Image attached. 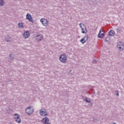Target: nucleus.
Masks as SVG:
<instances>
[{
	"instance_id": "obj_14",
	"label": "nucleus",
	"mask_w": 124,
	"mask_h": 124,
	"mask_svg": "<svg viewBox=\"0 0 124 124\" xmlns=\"http://www.w3.org/2000/svg\"><path fill=\"white\" fill-rule=\"evenodd\" d=\"M108 33H109V35H111V36L115 35V31H113V30L110 31L108 32Z\"/></svg>"
},
{
	"instance_id": "obj_6",
	"label": "nucleus",
	"mask_w": 124,
	"mask_h": 124,
	"mask_svg": "<svg viewBox=\"0 0 124 124\" xmlns=\"http://www.w3.org/2000/svg\"><path fill=\"white\" fill-rule=\"evenodd\" d=\"M40 114L43 117H45L48 115V113H47L45 109H41L40 110Z\"/></svg>"
},
{
	"instance_id": "obj_17",
	"label": "nucleus",
	"mask_w": 124,
	"mask_h": 124,
	"mask_svg": "<svg viewBox=\"0 0 124 124\" xmlns=\"http://www.w3.org/2000/svg\"><path fill=\"white\" fill-rule=\"evenodd\" d=\"M3 4H4V1H3V0H0V6H3Z\"/></svg>"
},
{
	"instance_id": "obj_19",
	"label": "nucleus",
	"mask_w": 124,
	"mask_h": 124,
	"mask_svg": "<svg viewBox=\"0 0 124 124\" xmlns=\"http://www.w3.org/2000/svg\"><path fill=\"white\" fill-rule=\"evenodd\" d=\"M116 95L119 96V91H116Z\"/></svg>"
},
{
	"instance_id": "obj_5",
	"label": "nucleus",
	"mask_w": 124,
	"mask_h": 124,
	"mask_svg": "<svg viewBox=\"0 0 124 124\" xmlns=\"http://www.w3.org/2000/svg\"><path fill=\"white\" fill-rule=\"evenodd\" d=\"M40 22L45 27H47V26L49 25V21L45 18H41L40 19Z\"/></svg>"
},
{
	"instance_id": "obj_13",
	"label": "nucleus",
	"mask_w": 124,
	"mask_h": 124,
	"mask_svg": "<svg viewBox=\"0 0 124 124\" xmlns=\"http://www.w3.org/2000/svg\"><path fill=\"white\" fill-rule=\"evenodd\" d=\"M35 37H37L36 38V39H37L38 41L43 39V36H42V35H37Z\"/></svg>"
},
{
	"instance_id": "obj_7",
	"label": "nucleus",
	"mask_w": 124,
	"mask_h": 124,
	"mask_svg": "<svg viewBox=\"0 0 124 124\" xmlns=\"http://www.w3.org/2000/svg\"><path fill=\"white\" fill-rule=\"evenodd\" d=\"M26 19L29 21V22H31V23H33V19H32V17H31V14L27 13L26 15Z\"/></svg>"
},
{
	"instance_id": "obj_23",
	"label": "nucleus",
	"mask_w": 124,
	"mask_h": 124,
	"mask_svg": "<svg viewBox=\"0 0 124 124\" xmlns=\"http://www.w3.org/2000/svg\"><path fill=\"white\" fill-rule=\"evenodd\" d=\"M10 57H11V54L10 55Z\"/></svg>"
},
{
	"instance_id": "obj_10",
	"label": "nucleus",
	"mask_w": 124,
	"mask_h": 124,
	"mask_svg": "<svg viewBox=\"0 0 124 124\" xmlns=\"http://www.w3.org/2000/svg\"><path fill=\"white\" fill-rule=\"evenodd\" d=\"M43 124H51L49 123V118L48 117H45L42 120Z\"/></svg>"
},
{
	"instance_id": "obj_12",
	"label": "nucleus",
	"mask_w": 124,
	"mask_h": 124,
	"mask_svg": "<svg viewBox=\"0 0 124 124\" xmlns=\"http://www.w3.org/2000/svg\"><path fill=\"white\" fill-rule=\"evenodd\" d=\"M25 111L28 115H31V114L33 113V109H26Z\"/></svg>"
},
{
	"instance_id": "obj_9",
	"label": "nucleus",
	"mask_w": 124,
	"mask_h": 124,
	"mask_svg": "<svg viewBox=\"0 0 124 124\" xmlns=\"http://www.w3.org/2000/svg\"><path fill=\"white\" fill-rule=\"evenodd\" d=\"M104 36V31H103V30L100 29L99 31V33L98 35V37L99 38H102Z\"/></svg>"
},
{
	"instance_id": "obj_3",
	"label": "nucleus",
	"mask_w": 124,
	"mask_h": 124,
	"mask_svg": "<svg viewBox=\"0 0 124 124\" xmlns=\"http://www.w3.org/2000/svg\"><path fill=\"white\" fill-rule=\"evenodd\" d=\"M79 26L81 29V32L82 33H87L88 32V30H87V28H86V26L84 25L83 24H80Z\"/></svg>"
},
{
	"instance_id": "obj_21",
	"label": "nucleus",
	"mask_w": 124,
	"mask_h": 124,
	"mask_svg": "<svg viewBox=\"0 0 124 124\" xmlns=\"http://www.w3.org/2000/svg\"><path fill=\"white\" fill-rule=\"evenodd\" d=\"M105 41H108V40H107V37L106 38Z\"/></svg>"
},
{
	"instance_id": "obj_2",
	"label": "nucleus",
	"mask_w": 124,
	"mask_h": 124,
	"mask_svg": "<svg viewBox=\"0 0 124 124\" xmlns=\"http://www.w3.org/2000/svg\"><path fill=\"white\" fill-rule=\"evenodd\" d=\"M14 120L17 123V124H21V118H20V115L18 113L14 114Z\"/></svg>"
},
{
	"instance_id": "obj_20",
	"label": "nucleus",
	"mask_w": 124,
	"mask_h": 124,
	"mask_svg": "<svg viewBox=\"0 0 124 124\" xmlns=\"http://www.w3.org/2000/svg\"><path fill=\"white\" fill-rule=\"evenodd\" d=\"M31 107H29L28 108H27V109H31Z\"/></svg>"
},
{
	"instance_id": "obj_11",
	"label": "nucleus",
	"mask_w": 124,
	"mask_h": 124,
	"mask_svg": "<svg viewBox=\"0 0 124 124\" xmlns=\"http://www.w3.org/2000/svg\"><path fill=\"white\" fill-rule=\"evenodd\" d=\"M23 36L24 38H28V37L30 36V32H29L28 31H24Z\"/></svg>"
},
{
	"instance_id": "obj_8",
	"label": "nucleus",
	"mask_w": 124,
	"mask_h": 124,
	"mask_svg": "<svg viewBox=\"0 0 124 124\" xmlns=\"http://www.w3.org/2000/svg\"><path fill=\"white\" fill-rule=\"evenodd\" d=\"M88 38H89V36L86 35V36L82 38L80 41L82 44H84V43H86V42L88 40Z\"/></svg>"
},
{
	"instance_id": "obj_22",
	"label": "nucleus",
	"mask_w": 124,
	"mask_h": 124,
	"mask_svg": "<svg viewBox=\"0 0 124 124\" xmlns=\"http://www.w3.org/2000/svg\"><path fill=\"white\" fill-rule=\"evenodd\" d=\"M9 124H12V123H9Z\"/></svg>"
},
{
	"instance_id": "obj_16",
	"label": "nucleus",
	"mask_w": 124,
	"mask_h": 124,
	"mask_svg": "<svg viewBox=\"0 0 124 124\" xmlns=\"http://www.w3.org/2000/svg\"><path fill=\"white\" fill-rule=\"evenodd\" d=\"M85 101H86V102H88V103H91V99L90 98H86L85 99Z\"/></svg>"
},
{
	"instance_id": "obj_1",
	"label": "nucleus",
	"mask_w": 124,
	"mask_h": 124,
	"mask_svg": "<svg viewBox=\"0 0 124 124\" xmlns=\"http://www.w3.org/2000/svg\"><path fill=\"white\" fill-rule=\"evenodd\" d=\"M60 61L63 63H65L67 62V57L65 55H62L59 57Z\"/></svg>"
},
{
	"instance_id": "obj_15",
	"label": "nucleus",
	"mask_w": 124,
	"mask_h": 124,
	"mask_svg": "<svg viewBox=\"0 0 124 124\" xmlns=\"http://www.w3.org/2000/svg\"><path fill=\"white\" fill-rule=\"evenodd\" d=\"M18 28H20L21 29H23L24 28V26H23V23H19L18 24Z\"/></svg>"
},
{
	"instance_id": "obj_18",
	"label": "nucleus",
	"mask_w": 124,
	"mask_h": 124,
	"mask_svg": "<svg viewBox=\"0 0 124 124\" xmlns=\"http://www.w3.org/2000/svg\"><path fill=\"white\" fill-rule=\"evenodd\" d=\"M10 39H11L10 37H8V38H6L5 40H6V41L8 42V41H10Z\"/></svg>"
},
{
	"instance_id": "obj_4",
	"label": "nucleus",
	"mask_w": 124,
	"mask_h": 124,
	"mask_svg": "<svg viewBox=\"0 0 124 124\" xmlns=\"http://www.w3.org/2000/svg\"><path fill=\"white\" fill-rule=\"evenodd\" d=\"M117 47L119 51H123L124 49V43L123 42H119L117 44Z\"/></svg>"
}]
</instances>
